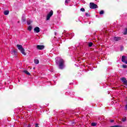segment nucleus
Wrapping results in <instances>:
<instances>
[{
  "label": "nucleus",
  "instance_id": "f257e3e1",
  "mask_svg": "<svg viewBox=\"0 0 127 127\" xmlns=\"http://www.w3.org/2000/svg\"><path fill=\"white\" fill-rule=\"evenodd\" d=\"M56 63L59 69H61V70L64 69V67H65V62L63 59L60 58H56Z\"/></svg>",
  "mask_w": 127,
  "mask_h": 127
},
{
  "label": "nucleus",
  "instance_id": "f03ea898",
  "mask_svg": "<svg viewBox=\"0 0 127 127\" xmlns=\"http://www.w3.org/2000/svg\"><path fill=\"white\" fill-rule=\"evenodd\" d=\"M17 47L18 49L20 51V52L22 53V54H23V55H26V54L24 52V49L22 47V46L21 45H17Z\"/></svg>",
  "mask_w": 127,
  "mask_h": 127
},
{
  "label": "nucleus",
  "instance_id": "7ed1b4c3",
  "mask_svg": "<svg viewBox=\"0 0 127 127\" xmlns=\"http://www.w3.org/2000/svg\"><path fill=\"white\" fill-rule=\"evenodd\" d=\"M69 50H72V51H80V50H81V48H80V47H76V46H72L69 47Z\"/></svg>",
  "mask_w": 127,
  "mask_h": 127
},
{
  "label": "nucleus",
  "instance_id": "20e7f679",
  "mask_svg": "<svg viewBox=\"0 0 127 127\" xmlns=\"http://www.w3.org/2000/svg\"><path fill=\"white\" fill-rule=\"evenodd\" d=\"M90 8L91 9H95V8H98V5L96 4L94 2H90L89 4Z\"/></svg>",
  "mask_w": 127,
  "mask_h": 127
},
{
  "label": "nucleus",
  "instance_id": "39448f33",
  "mask_svg": "<svg viewBox=\"0 0 127 127\" xmlns=\"http://www.w3.org/2000/svg\"><path fill=\"white\" fill-rule=\"evenodd\" d=\"M52 15H53V11L51 10L49 13L48 14L47 16V20H49L50 19V17H51Z\"/></svg>",
  "mask_w": 127,
  "mask_h": 127
},
{
  "label": "nucleus",
  "instance_id": "423d86ee",
  "mask_svg": "<svg viewBox=\"0 0 127 127\" xmlns=\"http://www.w3.org/2000/svg\"><path fill=\"white\" fill-rule=\"evenodd\" d=\"M122 61V62H124V63H125V64H127V57L125 56H123Z\"/></svg>",
  "mask_w": 127,
  "mask_h": 127
},
{
  "label": "nucleus",
  "instance_id": "0eeeda50",
  "mask_svg": "<svg viewBox=\"0 0 127 127\" xmlns=\"http://www.w3.org/2000/svg\"><path fill=\"white\" fill-rule=\"evenodd\" d=\"M121 80L123 83H124V85L126 86H127V79L125 77H122L121 78Z\"/></svg>",
  "mask_w": 127,
  "mask_h": 127
},
{
  "label": "nucleus",
  "instance_id": "6e6552de",
  "mask_svg": "<svg viewBox=\"0 0 127 127\" xmlns=\"http://www.w3.org/2000/svg\"><path fill=\"white\" fill-rule=\"evenodd\" d=\"M34 31L36 33H39V32H40V28H39V27H36L34 29Z\"/></svg>",
  "mask_w": 127,
  "mask_h": 127
},
{
  "label": "nucleus",
  "instance_id": "1a4fd4ad",
  "mask_svg": "<svg viewBox=\"0 0 127 127\" xmlns=\"http://www.w3.org/2000/svg\"><path fill=\"white\" fill-rule=\"evenodd\" d=\"M121 39H122V38L120 37H114L113 38V40L114 41H120V40H121Z\"/></svg>",
  "mask_w": 127,
  "mask_h": 127
},
{
  "label": "nucleus",
  "instance_id": "9d476101",
  "mask_svg": "<svg viewBox=\"0 0 127 127\" xmlns=\"http://www.w3.org/2000/svg\"><path fill=\"white\" fill-rule=\"evenodd\" d=\"M37 49L39 50H42V49H44V46L43 45H37Z\"/></svg>",
  "mask_w": 127,
  "mask_h": 127
},
{
  "label": "nucleus",
  "instance_id": "9b49d317",
  "mask_svg": "<svg viewBox=\"0 0 127 127\" xmlns=\"http://www.w3.org/2000/svg\"><path fill=\"white\" fill-rule=\"evenodd\" d=\"M26 19H25V15L23 14L22 16V21L23 22H24L26 21Z\"/></svg>",
  "mask_w": 127,
  "mask_h": 127
},
{
  "label": "nucleus",
  "instance_id": "f8f14e48",
  "mask_svg": "<svg viewBox=\"0 0 127 127\" xmlns=\"http://www.w3.org/2000/svg\"><path fill=\"white\" fill-rule=\"evenodd\" d=\"M4 15H8V14L9 13V11L8 10H5L3 12Z\"/></svg>",
  "mask_w": 127,
  "mask_h": 127
},
{
  "label": "nucleus",
  "instance_id": "ddd939ff",
  "mask_svg": "<svg viewBox=\"0 0 127 127\" xmlns=\"http://www.w3.org/2000/svg\"><path fill=\"white\" fill-rule=\"evenodd\" d=\"M12 54H13V55H15V56H16V54H17V53L16 52V51L15 50H14L12 52Z\"/></svg>",
  "mask_w": 127,
  "mask_h": 127
},
{
  "label": "nucleus",
  "instance_id": "4468645a",
  "mask_svg": "<svg viewBox=\"0 0 127 127\" xmlns=\"http://www.w3.org/2000/svg\"><path fill=\"white\" fill-rule=\"evenodd\" d=\"M34 63L35 64H39V60L38 59L34 60Z\"/></svg>",
  "mask_w": 127,
  "mask_h": 127
},
{
  "label": "nucleus",
  "instance_id": "2eb2a0df",
  "mask_svg": "<svg viewBox=\"0 0 127 127\" xmlns=\"http://www.w3.org/2000/svg\"><path fill=\"white\" fill-rule=\"evenodd\" d=\"M32 22V21H31L30 20L27 21V23L28 25H30V24H31Z\"/></svg>",
  "mask_w": 127,
  "mask_h": 127
},
{
  "label": "nucleus",
  "instance_id": "dca6fc26",
  "mask_svg": "<svg viewBox=\"0 0 127 127\" xmlns=\"http://www.w3.org/2000/svg\"><path fill=\"white\" fill-rule=\"evenodd\" d=\"M93 44H93L92 42H89V43H88V47H92L93 46Z\"/></svg>",
  "mask_w": 127,
  "mask_h": 127
},
{
  "label": "nucleus",
  "instance_id": "f3484780",
  "mask_svg": "<svg viewBox=\"0 0 127 127\" xmlns=\"http://www.w3.org/2000/svg\"><path fill=\"white\" fill-rule=\"evenodd\" d=\"M23 72H24V73H25L27 75H30V73H29V72H28V71H27V70H24Z\"/></svg>",
  "mask_w": 127,
  "mask_h": 127
},
{
  "label": "nucleus",
  "instance_id": "a211bd4d",
  "mask_svg": "<svg viewBox=\"0 0 127 127\" xmlns=\"http://www.w3.org/2000/svg\"><path fill=\"white\" fill-rule=\"evenodd\" d=\"M28 30H29V31H31V30H32V26H29V27H28Z\"/></svg>",
  "mask_w": 127,
  "mask_h": 127
},
{
  "label": "nucleus",
  "instance_id": "6ab92c4d",
  "mask_svg": "<svg viewBox=\"0 0 127 127\" xmlns=\"http://www.w3.org/2000/svg\"><path fill=\"white\" fill-rule=\"evenodd\" d=\"M64 35L66 37H70V33H66L64 34Z\"/></svg>",
  "mask_w": 127,
  "mask_h": 127
},
{
  "label": "nucleus",
  "instance_id": "aec40b11",
  "mask_svg": "<svg viewBox=\"0 0 127 127\" xmlns=\"http://www.w3.org/2000/svg\"><path fill=\"white\" fill-rule=\"evenodd\" d=\"M70 114H72V115H74V114H75V113H76V110H71L70 111Z\"/></svg>",
  "mask_w": 127,
  "mask_h": 127
},
{
  "label": "nucleus",
  "instance_id": "412c9836",
  "mask_svg": "<svg viewBox=\"0 0 127 127\" xmlns=\"http://www.w3.org/2000/svg\"><path fill=\"white\" fill-rule=\"evenodd\" d=\"M73 36H74V33H70V37H69L70 39H71V38H72V37H73Z\"/></svg>",
  "mask_w": 127,
  "mask_h": 127
},
{
  "label": "nucleus",
  "instance_id": "4be33fe9",
  "mask_svg": "<svg viewBox=\"0 0 127 127\" xmlns=\"http://www.w3.org/2000/svg\"><path fill=\"white\" fill-rule=\"evenodd\" d=\"M91 126L92 127H96V126H97V123H91Z\"/></svg>",
  "mask_w": 127,
  "mask_h": 127
},
{
  "label": "nucleus",
  "instance_id": "5701e85b",
  "mask_svg": "<svg viewBox=\"0 0 127 127\" xmlns=\"http://www.w3.org/2000/svg\"><path fill=\"white\" fill-rule=\"evenodd\" d=\"M104 13H105V11L103 10L99 12L100 14H104Z\"/></svg>",
  "mask_w": 127,
  "mask_h": 127
},
{
  "label": "nucleus",
  "instance_id": "b1692460",
  "mask_svg": "<svg viewBox=\"0 0 127 127\" xmlns=\"http://www.w3.org/2000/svg\"><path fill=\"white\" fill-rule=\"evenodd\" d=\"M122 121V122H126L127 121V117L123 118Z\"/></svg>",
  "mask_w": 127,
  "mask_h": 127
},
{
  "label": "nucleus",
  "instance_id": "393cba45",
  "mask_svg": "<svg viewBox=\"0 0 127 127\" xmlns=\"http://www.w3.org/2000/svg\"><path fill=\"white\" fill-rule=\"evenodd\" d=\"M70 0H65V5H67V4H68V3L69 2L68 1H69Z\"/></svg>",
  "mask_w": 127,
  "mask_h": 127
},
{
  "label": "nucleus",
  "instance_id": "a878e982",
  "mask_svg": "<svg viewBox=\"0 0 127 127\" xmlns=\"http://www.w3.org/2000/svg\"><path fill=\"white\" fill-rule=\"evenodd\" d=\"M120 50H121V51H123V50H124V46H121L120 47Z\"/></svg>",
  "mask_w": 127,
  "mask_h": 127
},
{
  "label": "nucleus",
  "instance_id": "bb28decb",
  "mask_svg": "<svg viewBox=\"0 0 127 127\" xmlns=\"http://www.w3.org/2000/svg\"><path fill=\"white\" fill-rule=\"evenodd\" d=\"M85 16H87V17H89L90 16V15L87 12L85 13Z\"/></svg>",
  "mask_w": 127,
  "mask_h": 127
},
{
  "label": "nucleus",
  "instance_id": "cd10ccee",
  "mask_svg": "<svg viewBox=\"0 0 127 127\" xmlns=\"http://www.w3.org/2000/svg\"><path fill=\"white\" fill-rule=\"evenodd\" d=\"M80 11L83 12L85 11V8H80Z\"/></svg>",
  "mask_w": 127,
  "mask_h": 127
},
{
  "label": "nucleus",
  "instance_id": "c85d7f7f",
  "mask_svg": "<svg viewBox=\"0 0 127 127\" xmlns=\"http://www.w3.org/2000/svg\"><path fill=\"white\" fill-rule=\"evenodd\" d=\"M123 68H127V65H126V64H123Z\"/></svg>",
  "mask_w": 127,
  "mask_h": 127
},
{
  "label": "nucleus",
  "instance_id": "c756f323",
  "mask_svg": "<svg viewBox=\"0 0 127 127\" xmlns=\"http://www.w3.org/2000/svg\"><path fill=\"white\" fill-rule=\"evenodd\" d=\"M125 111H127V104L125 106Z\"/></svg>",
  "mask_w": 127,
  "mask_h": 127
},
{
  "label": "nucleus",
  "instance_id": "7c9ffc66",
  "mask_svg": "<svg viewBox=\"0 0 127 127\" xmlns=\"http://www.w3.org/2000/svg\"><path fill=\"white\" fill-rule=\"evenodd\" d=\"M59 42V40H57L56 42V43H58Z\"/></svg>",
  "mask_w": 127,
  "mask_h": 127
},
{
  "label": "nucleus",
  "instance_id": "2f4dec72",
  "mask_svg": "<svg viewBox=\"0 0 127 127\" xmlns=\"http://www.w3.org/2000/svg\"><path fill=\"white\" fill-rule=\"evenodd\" d=\"M111 123H114V120H111Z\"/></svg>",
  "mask_w": 127,
  "mask_h": 127
},
{
  "label": "nucleus",
  "instance_id": "473e14b6",
  "mask_svg": "<svg viewBox=\"0 0 127 127\" xmlns=\"http://www.w3.org/2000/svg\"><path fill=\"white\" fill-rule=\"evenodd\" d=\"M99 121H101V118L100 117H98Z\"/></svg>",
  "mask_w": 127,
  "mask_h": 127
},
{
  "label": "nucleus",
  "instance_id": "72a5a7b5",
  "mask_svg": "<svg viewBox=\"0 0 127 127\" xmlns=\"http://www.w3.org/2000/svg\"><path fill=\"white\" fill-rule=\"evenodd\" d=\"M69 85H73V83H70Z\"/></svg>",
  "mask_w": 127,
  "mask_h": 127
},
{
  "label": "nucleus",
  "instance_id": "f704fd0d",
  "mask_svg": "<svg viewBox=\"0 0 127 127\" xmlns=\"http://www.w3.org/2000/svg\"><path fill=\"white\" fill-rule=\"evenodd\" d=\"M72 96V97H73V96H74V93H72V95H71Z\"/></svg>",
  "mask_w": 127,
  "mask_h": 127
},
{
  "label": "nucleus",
  "instance_id": "c9c22d12",
  "mask_svg": "<svg viewBox=\"0 0 127 127\" xmlns=\"http://www.w3.org/2000/svg\"><path fill=\"white\" fill-rule=\"evenodd\" d=\"M64 33H66V31L64 30Z\"/></svg>",
  "mask_w": 127,
  "mask_h": 127
},
{
  "label": "nucleus",
  "instance_id": "e433bc0d",
  "mask_svg": "<svg viewBox=\"0 0 127 127\" xmlns=\"http://www.w3.org/2000/svg\"><path fill=\"white\" fill-rule=\"evenodd\" d=\"M55 35H56V34H57V33H56V32H55Z\"/></svg>",
  "mask_w": 127,
  "mask_h": 127
},
{
  "label": "nucleus",
  "instance_id": "4c0bfd02",
  "mask_svg": "<svg viewBox=\"0 0 127 127\" xmlns=\"http://www.w3.org/2000/svg\"><path fill=\"white\" fill-rule=\"evenodd\" d=\"M27 127H30V126H28Z\"/></svg>",
  "mask_w": 127,
  "mask_h": 127
},
{
  "label": "nucleus",
  "instance_id": "58836bf2",
  "mask_svg": "<svg viewBox=\"0 0 127 127\" xmlns=\"http://www.w3.org/2000/svg\"><path fill=\"white\" fill-rule=\"evenodd\" d=\"M54 38H56V37H54Z\"/></svg>",
  "mask_w": 127,
  "mask_h": 127
}]
</instances>
